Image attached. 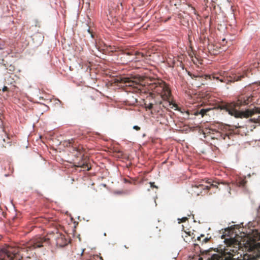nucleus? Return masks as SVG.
I'll return each instance as SVG.
<instances>
[{"label": "nucleus", "instance_id": "obj_1", "mask_svg": "<svg viewBox=\"0 0 260 260\" xmlns=\"http://www.w3.org/2000/svg\"><path fill=\"white\" fill-rule=\"evenodd\" d=\"M119 82L124 84L127 87V92L146 93L151 90L157 93L158 98H160L164 101L158 102L160 106L162 105L163 107L166 108L168 105H171L169 101L171 95V90L168 86L162 80H155L149 83L147 86L142 83L138 82L133 77H121Z\"/></svg>", "mask_w": 260, "mask_h": 260}, {"label": "nucleus", "instance_id": "obj_2", "mask_svg": "<svg viewBox=\"0 0 260 260\" xmlns=\"http://www.w3.org/2000/svg\"><path fill=\"white\" fill-rule=\"evenodd\" d=\"M253 96L250 93H245L240 95L236 102L231 103H224L220 105L219 108L221 110H224L229 114L235 116L236 118L249 117L254 114L260 113V108L254 107L252 109H248L244 112H240L238 110L241 106L246 105L253 101ZM255 122L260 121V115L254 121Z\"/></svg>", "mask_w": 260, "mask_h": 260}, {"label": "nucleus", "instance_id": "obj_3", "mask_svg": "<svg viewBox=\"0 0 260 260\" xmlns=\"http://www.w3.org/2000/svg\"><path fill=\"white\" fill-rule=\"evenodd\" d=\"M212 187H217V183H211L209 179L201 180L195 181L191 184V192L197 196H199L203 191L207 192Z\"/></svg>", "mask_w": 260, "mask_h": 260}, {"label": "nucleus", "instance_id": "obj_4", "mask_svg": "<svg viewBox=\"0 0 260 260\" xmlns=\"http://www.w3.org/2000/svg\"><path fill=\"white\" fill-rule=\"evenodd\" d=\"M18 249L9 246L6 249H0V260H6L7 257L10 256V254L16 253L18 252Z\"/></svg>", "mask_w": 260, "mask_h": 260}, {"label": "nucleus", "instance_id": "obj_5", "mask_svg": "<svg viewBox=\"0 0 260 260\" xmlns=\"http://www.w3.org/2000/svg\"><path fill=\"white\" fill-rule=\"evenodd\" d=\"M11 141L8 135L4 129L0 132V147H6L7 145H11Z\"/></svg>", "mask_w": 260, "mask_h": 260}, {"label": "nucleus", "instance_id": "obj_6", "mask_svg": "<svg viewBox=\"0 0 260 260\" xmlns=\"http://www.w3.org/2000/svg\"><path fill=\"white\" fill-rule=\"evenodd\" d=\"M199 39L200 42L203 44H208V33L207 29L202 28L200 29Z\"/></svg>", "mask_w": 260, "mask_h": 260}, {"label": "nucleus", "instance_id": "obj_7", "mask_svg": "<svg viewBox=\"0 0 260 260\" xmlns=\"http://www.w3.org/2000/svg\"><path fill=\"white\" fill-rule=\"evenodd\" d=\"M125 53L127 55H135L136 56L135 58L132 59H129L128 60L130 61H138L140 60L141 58H142L144 57V54L143 53L139 52L138 51H134V52H125Z\"/></svg>", "mask_w": 260, "mask_h": 260}, {"label": "nucleus", "instance_id": "obj_8", "mask_svg": "<svg viewBox=\"0 0 260 260\" xmlns=\"http://www.w3.org/2000/svg\"><path fill=\"white\" fill-rule=\"evenodd\" d=\"M209 78L211 80L216 79L217 81H219L220 82L225 83L227 81V79L224 76L221 75L214 74L212 75H205V79H207Z\"/></svg>", "mask_w": 260, "mask_h": 260}, {"label": "nucleus", "instance_id": "obj_9", "mask_svg": "<svg viewBox=\"0 0 260 260\" xmlns=\"http://www.w3.org/2000/svg\"><path fill=\"white\" fill-rule=\"evenodd\" d=\"M73 152L75 153V155L77 157H79L80 155L82 156H84V152L85 150L81 145H75L72 146Z\"/></svg>", "mask_w": 260, "mask_h": 260}, {"label": "nucleus", "instance_id": "obj_10", "mask_svg": "<svg viewBox=\"0 0 260 260\" xmlns=\"http://www.w3.org/2000/svg\"><path fill=\"white\" fill-rule=\"evenodd\" d=\"M250 239L254 242L260 241V231L256 229L253 230L250 236Z\"/></svg>", "mask_w": 260, "mask_h": 260}, {"label": "nucleus", "instance_id": "obj_11", "mask_svg": "<svg viewBox=\"0 0 260 260\" xmlns=\"http://www.w3.org/2000/svg\"><path fill=\"white\" fill-rule=\"evenodd\" d=\"M240 127H241V126H232L231 128H230V131H232V132L229 133H228V134H226L224 135V137L223 138V139H225L226 137H228L229 139H230V136L232 134H239V130H238V128H240Z\"/></svg>", "mask_w": 260, "mask_h": 260}, {"label": "nucleus", "instance_id": "obj_12", "mask_svg": "<svg viewBox=\"0 0 260 260\" xmlns=\"http://www.w3.org/2000/svg\"><path fill=\"white\" fill-rule=\"evenodd\" d=\"M76 166L80 167L84 170L87 171H89L91 169V167L89 166V165L87 162V160L86 159H84L83 161L79 162Z\"/></svg>", "mask_w": 260, "mask_h": 260}, {"label": "nucleus", "instance_id": "obj_13", "mask_svg": "<svg viewBox=\"0 0 260 260\" xmlns=\"http://www.w3.org/2000/svg\"><path fill=\"white\" fill-rule=\"evenodd\" d=\"M127 103L131 105H134L138 102V99L136 96H134L132 94L128 95L126 100Z\"/></svg>", "mask_w": 260, "mask_h": 260}, {"label": "nucleus", "instance_id": "obj_14", "mask_svg": "<svg viewBox=\"0 0 260 260\" xmlns=\"http://www.w3.org/2000/svg\"><path fill=\"white\" fill-rule=\"evenodd\" d=\"M248 72V70H244L242 74L235 75L234 77V80L236 81H240L242 78L248 77L247 73Z\"/></svg>", "mask_w": 260, "mask_h": 260}, {"label": "nucleus", "instance_id": "obj_15", "mask_svg": "<svg viewBox=\"0 0 260 260\" xmlns=\"http://www.w3.org/2000/svg\"><path fill=\"white\" fill-rule=\"evenodd\" d=\"M211 110V109L207 108V109H202L200 110L199 114H201L202 117H203L204 115H207V113Z\"/></svg>", "mask_w": 260, "mask_h": 260}, {"label": "nucleus", "instance_id": "obj_16", "mask_svg": "<svg viewBox=\"0 0 260 260\" xmlns=\"http://www.w3.org/2000/svg\"><path fill=\"white\" fill-rule=\"evenodd\" d=\"M188 75L190 76V77L192 79H197V78L200 79V78H204V77L203 76L195 75L194 74H191L190 72H188Z\"/></svg>", "mask_w": 260, "mask_h": 260}, {"label": "nucleus", "instance_id": "obj_17", "mask_svg": "<svg viewBox=\"0 0 260 260\" xmlns=\"http://www.w3.org/2000/svg\"><path fill=\"white\" fill-rule=\"evenodd\" d=\"M246 183V181L244 179H240L238 182V184L240 186H244Z\"/></svg>", "mask_w": 260, "mask_h": 260}, {"label": "nucleus", "instance_id": "obj_18", "mask_svg": "<svg viewBox=\"0 0 260 260\" xmlns=\"http://www.w3.org/2000/svg\"><path fill=\"white\" fill-rule=\"evenodd\" d=\"M145 108L146 109H149V110H151L153 108V103H149V104H146V103H145Z\"/></svg>", "mask_w": 260, "mask_h": 260}, {"label": "nucleus", "instance_id": "obj_19", "mask_svg": "<svg viewBox=\"0 0 260 260\" xmlns=\"http://www.w3.org/2000/svg\"><path fill=\"white\" fill-rule=\"evenodd\" d=\"M178 220H179V223L184 222L187 220V217H182L181 219H178Z\"/></svg>", "mask_w": 260, "mask_h": 260}, {"label": "nucleus", "instance_id": "obj_20", "mask_svg": "<svg viewBox=\"0 0 260 260\" xmlns=\"http://www.w3.org/2000/svg\"><path fill=\"white\" fill-rule=\"evenodd\" d=\"M149 183H150V187H151V188H156V189H158V187H157V186L155 185V184H154V182H150Z\"/></svg>", "mask_w": 260, "mask_h": 260}, {"label": "nucleus", "instance_id": "obj_21", "mask_svg": "<svg viewBox=\"0 0 260 260\" xmlns=\"http://www.w3.org/2000/svg\"><path fill=\"white\" fill-rule=\"evenodd\" d=\"M2 91L3 92L9 91V88L7 86H4V87L2 89Z\"/></svg>", "mask_w": 260, "mask_h": 260}, {"label": "nucleus", "instance_id": "obj_22", "mask_svg": "<svg viewBox=\"0 0 260 260\" xmlns=\"http://www.w3.org/2000/svg\"><path fill=\"white\" fill-rule=\"evenodd\" d=\"M133 128L136 131H139L140 129V127L137 125H135L134 126Z\"/></svg>", "mask_w": 260, "mask_h": 260}, {"label": "nucleus", "instance_id": "obj_23", "mask_svg": "<svg viewBox=\"0 0 260 260\" xmlns=\"http://www.w3.org/2000/svg\"><path fill=\"white\" fill-rule=\"evenodd\" d=\"M208 241H209V239H208V238H206L204 239V240H203V242H205V243H206V242H207Z\"/></svg>", "mask_w": 260, "mask_h": 260}, {"label": "nucleus", "instance_id": "obj_24", "mask_svg": "<svg viewBox=\"0 0 260 260\" xmlns=\"http://www.w3.org/2000/svg\"><path fill=\"white\" fill-rule=\"evenodd\" d=\"M73 139H72L71 140H70L69 142V146H70L72 144V142H73Z\"/></svg>", "mask_w": 260, "mask_h": 260}, {"label": "nucleus", "instance_id": "obj_25", "mask_svg": "<svg viewBox=\"0 0 260 260\" xmlns=\"http://www.w3.org/2000/svg\"><path fill=\"white\" fill-rule=\"evenodd\" d=\"M204 236L203 235H201V237H199L198 238V240H201V237H203Z\"/></svg>", "mask_w": 260, "mask_h": 260}, {"label": "nucleus", "instance_id": "obj_26", "mask_svg": "<svg viewBox=\"0 0 260 260\" xmlns=\"http://www.w3.org/2000/svg\"><path fill=\"white\" fill-rule=\"evenodd\" d=\"M124 247H125V248H128V247L126 245H125Z\"/></svg>", "mask_w": 260, "mask_h": 260}, {"label": "nucleus", "instance_id": "obj_27", "mask_svg": "<svg viewBox=\"0 0 260 260\" xmlns=\"http://www.w3.org/2000/svg\"><path fill=\"white\" fill-rule=\"evenodd\" d=\"M88 31H89V32H90V29H88Z\"/></svg>", "mask_w": 260, "mask_h": 260}]
</instances>
